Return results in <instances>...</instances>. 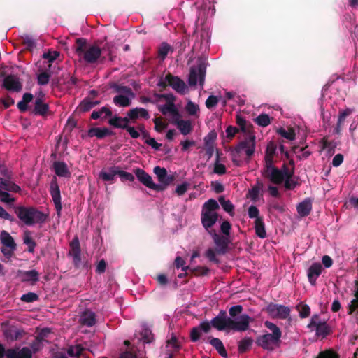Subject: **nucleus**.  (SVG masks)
<instances>
[{
	"instance_id": "nucleus-1",
	"label": "nucleus",
	"mask_w": 358,
	"mask_h": 358,
	"mask_svg": "<svg viewBox=\"0 0 358 358\" xmlns=\"http://www.w3.org/2000/svg\"><path fill=\"white\" fill-rule=\"evenodd\" d=\"M243 310L241 305L231 306L229 310V317L225 310H221L218 315L210 320V324L217 331H245L249 329L250 323L253 319L247 314H241Z\"/></svg>"
},
{
	"instance_id": "nucleus-2",
	"label": "nucleus",
	"mask_w": 358,
	"mask_h": 358,
	"mask_svg": "<svg viewBox=\"0 0 358 358\" xmlns=\"http://www.w3.org/2000/svg\"><path fill=\"white\" fill-rule=\"evenodd\" d=\"M74 49L80 60H83L87 64L96 63L101 55V48L97 43L90 45L83 38L76 40Z\"/></svg>"
},
{
	"instance_id": "nucleus-3",
	"label": "nucleus",
	"mask_w": 358,
	"mask_h": 358,
	"mask_svg": "<svg viewBox=\"0 0 358 358\" xmlns=\"http://www.w3.org/2000/svg\"><path fill=\"white\" fill-rule=\"evenodd\" d=\"M13 210L18 219L27 226H32L34 224H43L48 218V214L32 206H15Z\"/></svg>"
},
{
	"instance_id": "nucleus-4",
	"label": "nucleus",
	"mask_w": 358,
	"mask_h": 358,
	"mask_svg": "<svg viewBox=\"0 0 358 358\" xmlns=\"http://www.w3.org/2000/svg\"><path fill=\"white\" fill-rule=\"evenodd\" d=\"M206 66L203 62H200L197 66L190 68L188 76V84L189 86H195L198 81L201 86H203L205 81Z\"/></svg>"
},
{
	"instance_id": "nucleus-5",
	"label": "nucleus",
	"mask_w": 358,
	"mask_h": 358,
	"mask_svg": "<svg viewBox=\"0 0 358 358\" xmlns=\"http://www.w3.org/2000/svg\"><path fill=\"white\" fill-rule=\"evenodd\" d=\"M265 311L272 317L280 320L290 318L291 310L284 305L269 303L265 308Z\"/></svg>"
},
{
	"instance_id": "nucleus-6",
	"label": "nucleus",
	"mask_w": 358,
	"mask_h": 358,
	"mask_svg": "<svg viewBox=\"0 0 358 358\" xmlns=\"http://www.w3.org/2000/svg\"><path fill=\"white\" fill-rule=\"evenodd\" d=\"M153 172L157 176V180L160 183L157 184V186H160V189H156L157 192L165 190L176 180L175 175H169L167 170L164 167L155 166Z\"/></svg>"
},
{
	"instance_id": "nucleus-7",
	"label": "nucleus",
	"mask_w": 358,
	"mask_h": 358,
	"mask_svg": "<svg viewBox=\"0 0 358 358\" xmlns=\"http://www.w3.org/2000/svg\"><path fill=\"white\" fill-rule=\"evenodd\" d=\"M255 136L250 134L243 141H241L234 148L237 155H239L243 150L245 151L248 160L251 158L255 151Z\"/></svg>"
},
{
	"instance_id": "nucleus-8",
	"label": "nucleus",
	"mask_w": 358,
	"mask_h": 358,
	"mask_svg": "<svg viewBox=\"0 0 358 358\" xmlns=\"http://www.w3.org/2000/svg\"><path fill=\"white\" fill-rule=\"evenodd\" d=\"M315 328L316 335L321 336L322 338L327 337L331 334V328L327 324V322L322 321L318 315L315 314L312 316L310 323L308 324V328Z\"/></svg>"
},
{
	"instance_id": "nucleus-9",
	"label": "nucleus",
	"mask_w": 358,
	"mask_h": 358,
	"mask_svg": "<svg viewBox=\"0 0 358 358\" xmlns=\"http://www.w3.org/2000/svg\"><path fill=\"white\" fill-rule=\"evenodd\" d=\"M256 344L268 351H272L275 347H279L281 343L280 339L272 336L271 334H265L259 336L255 341Z\"/></svg>"
},
{
	"instance_id": "nucleus-10",
	"label": "nucleus",
	"mask_w": 358,
	"mask_h": 358,
	"mask_svg": "<svg viewBox=\"0 0 358 358\" xmlns=\"http://www.w3.org/2000/svg\"><path fill=\"white\" fill-rule=\"evenodd\" d=\"M209 234L211 236L214 243L217 246V253L220 255L225 254L230 243L229 237L224 235L220 236L216 231H210V234Z\"/></svg>"
},
{
	"instance_id": "nucleus-11",
	"label": "nucleus",
	"mask_w": 358,
	"mask_h": 358,
	"mask_svg": "<svg viewBox=\"0 0 358 358\" xmlns=\"http://www.w3.org/2000/svg\"><path fill=\"white\" fill-rule=\"evenodd\" d=\"M69 245V255L72 257L74 266L78 268L81 265V249L78 237L75 236Z\"/></svg>"
},
{
	"instance_id": "nucleus-12",
	"label": "nucleus",
	"mask_w": 358,
	"mask_h": 358,
	"mask_svg": "<svg viewBox=\"0 0 358 358\" xmlns=\"http://www.w3.org/2000/svg\"><path fill=\"white\" fill-rule=\"evenodd\" d=\"M2 87L8 91L19 92L22 90V84L19 78L13 74L6 76L3 80Z\"/></svg>"
},
{
	"instance_id": "nucleus-13",
	"label": "nucleus",
	"mask_w": 358,
	"mask_h": 358,
	"mask_svg": "<svg viewBox=\"0 0 358 358\" xmlns=\"http://www.w3.org/2000/svg\"><path fill=\"white\" fill-rule=\"evenodd\" d=\"M134 173L139 182L145 187L155 191L156 189H160V186H157V185L153 182L152 177L145 172V170L141 168H136L134 170Z\"/></svg>"
},
{
	"instance_id": "nucleus-14",
	"label": "nucleus",
	"mask_w": 358,
	"mask_h": 358,
	"mask_svg": "<svg viewBox=\"0 0 358 358\" xmlns=\"http://www.w3.org/2000/svg\"><path fill=\"white\" fill-rule=\"evenodd\" d=\"M50 193L52 199L55 210L58 217L61 216L62 205L61 201V193L58 184L56 181H52L50 184Z\"/></svg>"
},
{
	"instance_id": "nucleus-15",
	"label": "nucleus",
	"mask_w": 358,
	"mask_h": 358,
	"mask_svg": "<svg viewBox=\"0 0 358 358\" xmlns=\"http://www.w3.org/2000/svg\"><path fill=\"white\" fill-rule=\"evenodd\" d=\"M165 80L167 81L168 85H170L177 92L184 94L187 88L185 83L180 79L178 76L172 75L168 73L165 76Z\"/></svg>"
},
{
	"instance_id": "nucleus-16",
	"label": "nucleus",
	"mask_w": 358,
	"mask_h": 358,
	"mask_svg": "<svg viewBox=\"0 0 358 358\" xmlns=\"http://www.w3.org/2000/svg\"><path fill=\"white\" fill-rule=\"evenodd\" d=\"M212 325L210 322L203 321L201 322L199 325L193 327L190 331V339L192 342L198 341L201 336V333L203 332L205 334H208L211 330Z\"/></svg>"
},
{
	"instance_id": "nucleus-17",
	"label": "nucleus",
	"mask_w": 358,
	"mask_h": 358,
	"mask_svg": "<svg viewBox=\"0 0 358 358\" xmlns=\"http://www.w3.org/2000/svg\"><path fill=\"white\" fill-rule=\"evenodd\" d=\"M217 219L218 214L217 213L201 212V223L208 234H210V231H215L212 227L216 223Z\"/></svg>"
},
{
	"instance_id": "nucleus-18",
	"label": "nucleus",
	"mask_w": 358,
	"mask_h": 358,
	"mask_svg": "<svg viewBox=\"0 0 358 358\" xmlns=\"http://www.w3.org/2000/svg\"><path fill=\"white\" fill-rule=\"evenodd\" d=\"M262 176L271 183L280 185L283 182L282 173L277 166L266 171H261Z\"/></svg>"
},
{
	"instance_id": "nucleus-19",
	"label": "nucleus",
	"mask_w": 358,
	"mask_h": 358,
	"mask_svg": "<svg viewBox=\"0 0 358 358\" xmlns=\"http://www.w3.org/2000/svg\"><path fill=\"white\" fill-rule=\"evenodd\" d=\"M43 96H37L36 98L34 106L31 110L32 114L45 117L50 113V107L48 103L43 101Z\"/></svg>"
},
{
	"instance_id": "nucleus-20",
	"label": "nucleus",
	"mask_w": 358,
	"mask_h": 358,
	"mask_svg": "<svg viewBox=\"0 0 358 358\" xmlns=\"http://www.w3.org/2000/svg\"><path fill=\"white\" fill-rule=\"evenodd\" d=\"M5 358H32V352L27 347L21 349L8 348Z\"/></svg>"
},
{
	"instance_id": "nucleus-21",
	"label": "nucleus",
	"mask_w": 358,
	"mask_h": 358,
	"mask_svg": "<svg viewBox=\"0 0 358 358\" xmlns=\"http://www.w3.org/2000/svg\"><path fill=\"white\" fill-rule=\"evenodd\" d=\"M323 270L322 266L319 262L311 264L307 271V276L308 281L311 285H315L318 277L321 275Z\"/></svg>"
},
{
	"instance_id": "nucleus-22",
	"label": "nucleus",
	"mask_w": 358,
	"mask_h": 358,
	"mask_svg": "<svg viewBox=\"0 0 358 358\" xmlns=\"http://www.w3.org/2000/svg\"><path fill=\"white\" fill-rule=\"evenodd\" d=\"M66 352L71 358H87L86 349L81 344L69 345Z\"/></svg>"
},
{
	"instance_id": "nucleus-23",
	"label": "nucleus",
	"mask_w": 358,
	"mask_h": 358,
	"mask_svg": "<svg viewBox=\"0 0 358 358\" xmlns=\"http://www.w3.org/2000/svg\"><path fill=\"white\" fill-rule=\"evenodd\" d=\"M130 121H132V120L129 117L128 113H127V116L124 117H120L117 115H115V116H113L112 118H110L108 120V124L115 128L126 129L127 128L130 127L129 125V123L130 122Z\"/></svg>"
},
{
	"instance_id": "nucleus-24",
	"label": "nucleus",
	"mask_w": 358,
	"mask_h": 358,
	"mask_svg": "<svg viewBox=\"0 0 358 358\" xmlns=\"http://www.w3.org/2000/svg\"><path fill=\"white\" fill-rule=\"evenodd\" d=\"M25 334V331L22 329H19L14 326L3 331V335L8 341H17L22 338Z\"/></svg>"
},
{
	"instance_id": "nucleus-25",
	"label": "nucleus",
	"mask_w": 358,
	"mask_h": 358,
	"mask_svg": "<svg viewBox=\"0 0 358 358\" xmlns=\"http://www.w3.org/2000/svg\"><path fill=\"white\" fill-rule=\"evenodd\" d=\"M96 322V315L90 310L83 311L79 318V323L83 326L91 327Z\"/></svg>"
},
{
	"instance_id": "nucleus-26",
	"label": "nucleus",
	"mask_w": 358,
	"mask_h": 358,
	"mask_svg": "<svg viewBox=\"0 0 358 358\" xmlns=\"http://www.w3.org/2000/svg\"><path fill=\"white\" fill-rule=\"evenodd\" d=\"M296 210L300 217H304L308 216L312 210L311 199L309 198L305 199L297 205Z\"/></svg>"
},
{
	"instance_id": "nucleus-27",
	"label": "nucleus",
	"mask_w": 358,
	"mask_h": 358,
	"mask_svg": "<svg viewBox=\"0 0 358 358\" xmlns=\"http://www.w3.org/2000/svg\"><path fill=\"white\" fill-rule=\"evenodd\" d=\"M128 115L131 120L134 122L138 118H143L148 120L150 118V115L145 108H134L128 111Z\"/></svg>"
},
{
	"instance_id": "nucleus-28",
	"label": "nucleus",
	"mask_w": 358,
	"mask_h": 358,
	"mask_svg": "<svg viewBox=\"0 0 358 358\" xmlns=\"http://www.w3.org/2000/svg\"><path fill=\"white\" fill-rule=\"evenodd\" d=\"M53 169L55 174L59 177L69 178L71 176V172L69 171L66 164L64 162H55Z\"/></svg>"
},
{
	"instance_id": "nucleus-29",
	"label": "nucleus",
	"mask_w": 358,
	"mask_h": 358,
	"mask_svg": "<svg viewBox=\"0 0 358 358\" xmlns=\"http://www.w3.org/2000/svg\"><path fill=\"white\" fill-rule=\"evenodd\" d=\"M173 123L182 135H187L192 131V125L189 120L176 119L173 120Z\"/></svg>"
},
{
	"instance_id": "nucleus-30",
	"label": "nucleus",
	"mask_w": 358,
	"mask_h": 358,
	"mask_svg": "<svg viewBox=\"0 0 358 358\" xmlns=\"http://www.w3.org/2000/svg\"><path fill=\"white\" fill-rule=\"evenodd\" d=\"M113 134V131L106 127H93L88 131V136L90 137L96 136L99 139H102L106 136H110Z\"/></svg>"
},
{
	"instance_id": "nucleus-31",
	"label": "nucleus",
	"mask_w": 358,
	"mask_h": 358,
	"mask_svg": "<svg viewBox=\"0 0 358 358\" xmlns=\"http://www.w3.org/2000/svg\"><path fill=\"white\" fill-rule=\"evenodd\" d=\"M116 175H117V166H113L108 168V171L102 170L99 173V178L103 181L113 182Z\"/></svg>"
},
{
	"instance_id": "nucleus-32",
	"label": "nucleus",
	"mask_w": 358,
	"mask_h": 358,
	"mask_svg": "<svg viewBox=\"0 0 358 358\" xmlns=\"http://www.w3.org/2000/svg\"><path fill=\"white\" fill-rule=\"evenodd\" d=\"M209 343L217 350L218 354L222 357H227V350L223 345L222 341L218 338L209 337Z\"/></svg>"
},
{
	"instance_id": "nucleus-33",
	"label": "nucleus",
	"mask_w": 358,
	"mask_h": 358,
	"mask_svg": "<svg viewBox=\"0 0 358 358\" xmlns=\"http://www.w3.org/2000/svg\"><path fill=\"white\" fill-rule=\"evenodd\" d=\"M236 122L239 126L242 132L248 134V135L252 134L251 129L252 125L250 122H247L241 114H237L236 115Z\"/></svg>"
},
{
	"instance_id": "nucleus-34",
	"label": "nucleus",
	"mask_w": 358,
	"mask_h": 358,
	"mask_svg": "<svg viewBox=\"0 0 358 358\" xmlns=\"http://www.w3.org/2000/svg\"><path fill=\"white\" fill-rule=\"evenodd\" d=\"M34 99V96L31 93L26 92L23 94L22 99L17 103V107L21 113L26 112L29 107L28 104Z\"/></svg>"
},
{
	"instance_id": "nucleus-35",
	"label": "nucleus",
	"mask_w": 358,
	"mask_h": 358,
	"mask_svg": "<svg viewBox=\"0 0 358 358\" xmlns=\"http://www.w3.org/2000/svg\"><path fill=\"white\" fill-rule=\"evenodd\" d=\"M130 96L124 94H118L113 97V103L118 107H127L131 104V99Z\"/></svg>"
},
{
	"instance_id": "nucleus-36",
	"label": "nucleus",
	"mask_w": 358,
	"mask_h": 358,
	"mask_svg": "<svg viewBox=\"0 0 358 358\" xmlns=\"http://www.w3.org/2000/svg\"><path fill=\"white\" fill-rule=\"evenodd\" d=\"M0 240L3 246L12 249H16L15 241L8 232L4 230L2 231L0 235Z\"/></svg>"
},
{
	"instance_id": "nucleus-37",
	"label": "nucleus",
	"mask_w": 358,
	"mask_h": 358,
	"mask_svg": "<svg viewBox=\"0 0 358 358\" xmlns=\"http://www.w3.org/2000/svg\"><path fill=\"white\" fill-rule=\"evenodd\" d=\"M255 231L259 238H264L266 237L264 218H257V220H255Z\"/></svg>"
},
{
	"instance_id": "nucleus-38",
	"label": "nucleus",
	"mask_w": 358,
	"mask_h": 358,
	"mask_svg": "<svg viewBox=\"0 0 358 358\" xmlns=\"http://www.w3.org/2000/svg\"><path fill=\"white\" fill-rule=\"evenodd\" d=\"M39 273L36 270H31L24 271L22 273V282H29L31 284L36 283L38 281Z\"/></svg>"
},
{
	"instance_id": "nucleus-39",
	"label": "nucleus",
	"mask_w": 358,
	"mask_h": 358,
	"mask_svg": "<svg viewBox=\"0 0 358 358\" xmlns=\"http://www.w3.org/2000/svg\"><path fill=\"white\" fill-rule=\"evenodd\" d=\"M264 184L262 182H257L248 192V196L253 202H256L259 199L260 191L262 189Z\"/></svg>"
},
{
	"instance_id": "nucleus-40",
	"label": "nucleus",
	"mask_w": 358,
	"mask_h": 358,
	"mask_svg": "<svg viewBox=\"0 0 358 358\" xmlns=\"http://www.w3.org/2000/svg\"><path fill=\"white\" fill-rule=\"evenodd\" d=\"M111 87L117 93L124 94V95H127V96H130L131 98H134L135 97L134 92L132 91V90L130 87H129L127 86H124V85H118V84L114 83L111 86Z\"/></svg>"
},
{
	"instance_id": "nucleus-41",
	"label": "nucleus",
	"mask_w": 358,
	"mask_h": 358,
	"mask_svg": "<svg viewBox=\"0 0 358 358\" xmlns=\"http://www.w3.org/2000/svg\"><path fill=\"white\" fill-rule=\"evenodd\" d=\"M253 343V340L250 337H245L241 340L238 344V351L239 353H244L250 350Z\"/></svg>"
},
{
	"instance_id": "nucleus-42",
	"label": "nucleus",
	"mask_w": 358,
	"mask_h": 358,
	"mask_svg": "<svg viewBox=\"0 0 358 358\" xmlns=\"http://www.w3.org/2000/svg\"><path fill=\"white\" fill-rule=\"evenodd\" d=\"M218 201L225 212L228 213L230 215L234 214V206L229 200H226L224 196H220L218 198Z\"/></svg>"
},
{
	"instance_id": "nucleus-43",
	"label": "nucleus",
	"mask_w": 358,
	"mask_h": 358,
	"mask_svg": "<svg viewBox=\"0 0 358 358\" xmlns=\"http://www.w3.org/2000/svg\"><path fill=\"white\" fill-rule=\"evenodd\" d=\"M2 189L6 192H20L21 191L20 187L15 184V182H12L10 179L6 178L4 179Z\"/></svg>"
},
{
	"instance_id": "nucleus-44",
	"label": "nucleus",
	"mask_w": 358,
	"mask_h": 358,
	"mask_svg": "<svg viewBox=\"0 0 358 358\" xmlns=\"http://www.w3.org/2000/svg\"><path fill=\"white\" fill-rule=\"evenodd\" d=\"M220 206L217 201L213 199H208L203 206L202 212L215 213Z\"/></svg>"
},
{
	"instance_id": "nucleus-45",
	"label": "nucleus",
	"mask_w": 358,
	"mask_h": 358,
	"mask_svg": "<svg viewBox=\"0 0 358 358\" xmlns=\"http://www.w3.org/2000/svg\"><path fill=\"white\" fill-rule=\"evenodd\" d=\"M23 242L25 245L28 246V252H34V248L36 246V243L31 238L30 231H26L24 233Z\"/></svg>"
},
{
	"instance_id": "nucleus-46",
	"label": "nucleus",
	"mask_w": 358,
	"mask_h": 358,
	"mask_svg": "<svg viewBox=\"0 0 358 358\" xmlns=\"http://www.w3.org/2000/svg\"><path fill=\"white\" fill-rule=\"evenodd\" d=\"M160 111L162 114L166 115L167 113L172 114L174 117H180V113L178 110L176 109L174 103H169L165 104L160 108Z\"/></svg>"
},
{
	"instance_id": "nucleus-47",
	"label": "nucleus",
	"mask_w": 358,
	"mask_h": 358,
	"mask_svg": "<svg viewBox=\"0 0 358 358\" xmlns=\"http://www.w3.org/2000/svg\"><path fill=\"white\" fill-rule=\"evenodd\" d=\"M277 133L289 141L294 140L296 136L295 131L293 128H289L288 130H286L285 129L280 127L277 130Z\"/></svg>"
},
{
	"instance_id": "nucleus-48",
	"label": "nucleus",
	"mask_w": 358,
	"mask_h": 358,
	"mask_svg": "<svg viewBox=\"0 0 358 358\" xmlns=\"http://www.w3.org/2000/svg\"><path fill=\"white\" fill-rule=\"evenodd\" d=\"M169 51H171L173 52V50L172 49V48L171 47L170 45H169L166 42H163L160 47L158 48V56L159 57L164 60Z\"/></svg>"
},
{
	"instance_id": "nucleus-49",
	"label": "nucleus",
	"mask_w": 358,
	"mask_h": 358,
	"mask_svg": "<svg viewBox=\"0 0 358 358\" xmlns=\"http://www.w3.org/2000/svg\"><path fill=\"white\" fill-rule=\"evenodd\" d=\"M264 326L272 331V334H271L272 336L280 339L282 331L276 324L271 322L266 321Z\"/></svg>"
},
{
	"instance_id": "nucleus-50",
	"label": "nucleus",
	"mask_w": 358,
	"mask_h": 358,
	"mask_svg": "<svg viewBox=\"0 0 358 358\" xmlns=\"http://www.w3.org/2000/svg\"><path fill=\"white\" fill-rule=\"evenodd\" d=\"M92 108H94L92 101L90 97L85 98L78 106L79 110L83 113L90 111Z\"/></svg>"
},
{
	"instance_id": "nucleus-51",
	"label": "nucleus",
	"mask_w": 358,
	"mask_h": 358,
	"mask_svg": "<svg viewBox=\"0 0 358 358\" xmlns=\"http://www.w3.org/2000/svg\"><path fill=\"white\" fill-rule=\"evenodd\" d=\"M255 121L259 126L264 127L269 125L271 123L270 117L266 113L260 114L255 118Z\"/></svg>"
},
{
	"instance_id": "nucleus-52",
	"label": "nucleus",
	"mask_w": 358,
	"mask_h": 358,
	"mask_svg": "<svg viewBox=\"0 0 358 358\" xmlns=\"http://www.w3.org/2000/svg\"><path fill=\"white\" fill-rule=\"evenodd\" d=\"M117 175L120 176L122 182H132L135 179V177L132 173L121 170L120 166H117Z\"/></svg>"
},
{
	"instance_id": "nucleus-53",
	"label": "nucleus",
	"mask_w": 358,
	"mask_h": 358,
	"mask_svg": "<svg viewBox=\"0 0 358 358\" xmlns=\"http://www.w3.org/2000/svg\"><path fill=\"white\" fill-rule=\"evenodd\" d=\"M226 172V166L223 164L219 163V155H217L215 163L214 164L213 173L222 176L225 174Z\"/></svg>"
},
{
	"instance_id": "nucleus-54",
	"label": "nucleus",
	"mask_w": 358,
	"mask_h": 358,
	"mask_svg": "<svg viewBox=\"0 0 358 358\" xmlns=\"http://www.w3.org/2000/svg\"><path fill=\"white\" fill-rule=\"evenodd\" d=\"M185 110L189 115H195L199 111V106L192 101H189L185 106Z\"/></svg>"
},
{
	"instance_id": "nucleus-55",
	"label": "nucleus",
	"mask_w": 358,
	"mask_h": 358,
	"mask_svg": "<svg viewBox=\"0 0 358 358\" xmlns=\"http://www.w3.org/2000/svg\"><path fill=\"white\" fill-rule=\"evenodd\" d=\"M210 269L206 266H196L191 269V272L196 276H204L209 273Z\"/></svg>"
},
{
	"instance_id": "nucleus-56",
	"label": "nucleus",
	"mask_w": 358,
	"mask_h": 358,
	"mask_svg": "<svg viewBox=\"0 0 358 358\" xmlns=\"http://www.w3.org/2000/svg\"><path fill=\"white\" fill-rule=\"evenodd\" d=\"M50 74L46 71L41 72L37 76V83L39 85H45L50 81Z\"/></svg>"
},
{
	"instance_id": "nucleus-57",
	"label": "nucleus",
	"mask_w": 358,
	"mask_h": 358,
	"mask_svg": "<svg viewBox=\"0 0 358 358\" xmlns=\"http://www.w3.org/2000/svg\"><path fill=\"white\" fill-rule=\"evenodd\" d=\"M20 300L25 303H32L38 300V296L34 292H28L22 295Z\"/></svg>"
},
{
	"instance_id": "nucleus-58",
	"label": "nucleus",
	"mask_w": 358,
	"mask_h": 358,
	"mask_svg": "<svg viewBox=\"0 0 358 358\" xmlns=\"http://www.w3.org/2000/svg\"><path fill=\"white\" fill-rule=\"evenodd\" d=\"M0 201L6 203H11L15 201V199L11 197L8 192L0 188Z\"/></svg>"
},
{
	"instance_id": "nucleus-59",
	"label": "nucleus",
	"mask_w": 358,
	"mask_h": 358,
	"mask_svg": "<svg viewBox=\"0 0 358 358\" xmlns=\"http://www.w3.org/2000/svg\"><path fill=\"white\" fill-rule=\"evenodd\" d=\"M59 53L57 51H53L50 52L48 51V52H44L43 55V57L44 59H48V62L50 63L48 65V69H50L52 64L51 63L53 62L59 56Z\"/></svg>"
},
{
	"instance_id": "nucleus-60",
	"label": "nucleus",
	"mask_w": 358,
	"mask_h": 358,
	"mask_svg": "<svg viewBox=\"0 0 358 358\" xmlns=\"http://www.w3.org/2000/svg\"><path fill=\"white\" fill-rule=\"evenodd\" d=\"M300 183L298 182V177L294 176L292 179L286 180L284 186L287 190H292L296 187L299 186Z\"/></svg>"
},
{
	"instance_id": "nucleus-61",
	"label": "nucleus",
	"mask_w": 358,
	"mask_h": 358,
	"mask_svg": "<svg viewBox=\"0 0 358 358\" xmlns=\"http://www.w3.org/2000/svg\"><path fill=\"white\" fill-rule=\"evenodd\" d=\"M216 250H215L213 248H210L205 252V257L208 258V259L210 262H214L215 264H219L220 261L216 257Z\"/></svg>"
},
{
	"instance_id": "nucleus-62",
	"label": "nucleus",
	"mask_w": 358,
	"mask_h": 358,
	"mask_svg": "<svg viewBox=\"0 0 358 358\" xmlns=\"http://www.w3.org/2000/svg\"><path fill=\"white\" fill-rule=\"evenodd\" d=\"M217 134L214 131L209 132L204 138V145H215Z\"/></svg>"
},
{
	"instance_id": "nucleus-63",
	"label": "nucleus",
	"mask_w": 358,
	"mask_h": 358,
	"mask_svg": "<svg viewBox=\"0 0 358 358\" xmlns=\"http://www.w3.org/2000/svg\"><path fill=\"white\" fill-rule=\"evenodd\" d=\"M219 102V99L214 95H210L208 97V99L206 101V106L208 109H211L214 107H215Z\"/></svg>"
},
{
	"instance_id": "nucleus-64",
	"label": "nucleus",
	"mask_w": 358,
	"mask_h": 358,
	"mask_svg": "<svg viewBox=\"0 0 358 358\" xmlns=\"http://www.w3.org/2000/svg\"><path fill=\"white\" fill-rule=\"evenodd\" d=\"M316 358H339V357L332 350H325L320 352Z\"/></svg>"
}]
</instances>
